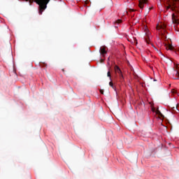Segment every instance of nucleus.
Masks as SVG:
<instances>
[{
	"instance_id": "b1692460",
	"label": "nucleus",
	"mask_w": 179,
	"mask_h": 179,
	"mask_svg": "<svg viewBox=\"0 0 179 179\" xmlns=\"http://www.w3.org/2000/svg\"><path fill=\"white\" fill-rule=\"evenodd\" d=\"M26 1H29V0H26Z\"/></svg>"
},
{
	"instance_id": "412c9836",
	"label": "nucleus",
	"mask_w": 179,
	"mask_h": 179,
	"mask_svg": "<svg viewBox=\"0 0 179 179\" xmlns=\"http://www.w3.org/2000/svg\"><path fill=\"white\" fill-rule=\"evenodd\" d=\"M145 34H148V31H145Z\"/></svg>"
},
{
	"instance_id": "f03ea898",
	"label": "nucleus",
	"mask_w": 179,
	"mask_h": 179,
	"mask_svg": "<svg viewBox=\"0 0 179 179\" xmlns=\"http://www.w3.org/2000/svg\"><path fill=\"white\" fill-rule=\"evenodd\" d=\"M99 52L102 57H105L106 54H107V47L106 46H101L99 50Z\"/></svg>"
},
{
	"instance_id": "4be33fe9",
	"label": "nucleus",
	"mask_w": 179,
	"mask_h": 179,
	"mask_svg": "<svg viewBox=\"0 0 179 179\" xmlns=\"http://www.w3.org/2000/svg\"><path fill=\"white\" fill-rule=\"evenodd\" d=\"M103 61H104L103 59H101V62H103Z\"/></svg>"
},
{
	"instance_id": "a211bd4d",
	"label": "nucleus",
	"mask_w": 179,
	"mask_h": 179,
	"mask_svg": "<svg viewBox=\"0 0 179 179\" xmlns=\"http://www.w3.org/2000/svg\"><path fill=\"white\" fill-rule=\"evenodd\" d=\"M134 43H136V44H138V41L136 40V38H134Z\"/></svg>"
},
{
	"instance_id": "f3484780",
	"label": "nucleus",
	"mask_w": 179,
	"mask_h": 179,
	"mask_svg": "<svg viewBox=\"0 0 179 179\" xmlns=\"http://www.w3.org/2000/svg\"><path fill=\"white\" fill-rule=\"evenodd\" d=\"M101 94H104V91L103 90H99Z\"/></svg>"
},
{
	"instance_id": "6ab92c4d",
	"label": "nucleus",
	"mask_w": 179,
	"mask_h": 179,
	"mask_svg": "<svg viewBox=\"0 0 179 179\" xmlns=\"http://www.w3.org/2000/svg\"><path fill=\"white\" fill-rule=\"evenodd\" d=\"M43 66H45L47 64H40L41 66H43Z\"/></svg>"
},
{
	"instance_id": "ddd939ff",
	"label": "nucleus",
	"mask_w": 179,
	"mask_h": 179,
	"mask_svg": "<svg viewBox=\"0 0 179 179\" xmlns=\"http://www.w3.org/2000/svg\"><path fill=\"white\" fill-rule=\"evenodd\" d=\"M107 76L110 78V80H111V73L110 71H108Z\"/></svg>"
},
{
	"instance_id": "423d86ee",
	"label": "nucleus",
	"mask_w": 179,
	"mask_h": 179,
	"mask_svg": "<svg viewBox=\"0 0 179 179\" xmlns=\"http://www.w3.org/2000/svg\"><path fill=\"white\" fill-rule=\"evenodd\" d=\"M115 69V73H118V75H120V73H122V71H121V69H120V66L115 65L114 67Z\"/></svg>"
},
{
	"instance_id": "9b49d317",
	"label": "nucleus",
	"mask_w": 179,
	"mask_h": 179,
	"mask_svg": "<svg viewBox=\"0 0 179 179\" xmlns=\"http://www.w3.org/2000/svg\"><path fill=\"white\" fill-rule=\"evenodd\" d=\"M119 78H120L121 82H122V80H124V76L122 75V73L119 74Z\"/></svg>"
},
{
	"instance_id": "6e6552de",
	"label": "nucleus",
	"mask_w": 179,
	"mask_h": 179,
	"mask_svg": "<svg viewBox=\"0 0 179 179\" xmlns=\"http://www.w3.org/2000/svg\"><path fill=\"white\" fill-rule=\"evenodd\" d=\"M160 29H162L163 30H164V29H166V24H163L161 25H157V30H160Z\"/></svg>"
},
{
	"instance_id": "1a4fd4ad",
	"label": "nucleus",
	"mask_w": 179,
	"mask_h": 179,
	"mask_svg": "<svg viewBox=\"0 0 179 179\" xmlns=\"http://www.w3.org/2000/svg\"><path fill=\"white\" fill-rule=\"evenodd\" d=\"M109 86H110L113 90H115V86H114V83H113L111 81L109 83Z\"/></svg>"
},
{
	"instance_id": "9d476101",
	"label": "nucleus",
	"mask_w": 179,
	"mask_h": 179,
	"mask_svg": "<svg viewBox=\"0 0 179 179\" xmlns=\"http://www.w3.org/2000/svg\"><path fill=\"white\" fill-rule=\"evenodd\" d=\"M156 114H157L158 115H159V117H163V114L162 113V112H160V110H156Z\"/></svg>"
},
{
	"instance_id": "f8f14e48",
	"label": "nucleus",
	"mask_w": 179,
	"mask_h": 179,
	"mask_svg": "<svg viewBox=\"0 0 179 179\" xmlns=\"http://www.w3.org/2000/svg\"><path fill=\"white\" fill-rule=\"evenodd\" d=\"M166 50H173V45H166Z\"/></svg>"
},
{
	"instance_id": "39448f33",
	"label": "nucleus",
	"mask_w": 179,
	"mask_h": 179,
	"mask_svg": "<svg viewBox=\"0 0 179 179\" xmlns=\"http://www.w3.org/2000/svg\"><path fill=\"white\" fill-rule=\"evenodd\" d=\"M175 69H176V78L175 79H179V64H176L175 66Z\"/></svg>"
},
{
	"instance_id": "dca6fc26",
	"label": "nucleus",
	"mask_w": 179,
	"mask_h": 179,
	"mask_svg": "<svg viewBox=\"0 0 179 179\" xmlns=\"http://www.w3.org/2000/svg\"><path fill=\"white\" fill-rule=\"evenodd\" d=\"M172 93H173V94H177V90H172Z\"/></svg>"
},
{
	"instance_id": "aec40b11",
	"label": "nucleus",
	"mask_w": 179,
	"mask_h": 179,
	"mask_svg": "<svg viewBox=\"0 0 179 179\" xmlns=\"http://www.w3.org/2000/svg\"><path fill=\"white\" fill-rule=\"evenodd\" d=\"M62 71H63V72H65V69H62Z\"/></svg>"
},
{
	"instance_id": "f257e3e1",
	"label": "nucleus",
	"mask_w": 179,
	"mask_h": 179,
	"mask_svg": "<svg viewBox=\"0 0 179 179\" xmlns=\"http://www.w3.org/2000/svg\"><path fill=\"white\" fill-rule=\"evenodd\" d=\"M36 2L39 5V15H43V10L47 8V3L50 0H36Z\"/></svg>"
},
{
	"instance_id": "2eb2a0df",
	"label": "nucleus",
	"mask_w": 179,
	"mask_h": 179,
	"mask_svg": "<svg viewBox=\"0 0 179 179\" xmlns=\"http://www.w3.org/2000/svg\"><path fill=\"white\" fill-rule=\"evenodd\" d=\"M145 41L147 43V44H149V41H150V39L149 38H145Z\"/></svg>"
},
{
	"instance_id": "5701e85b",
	"label": "nucleus",
	"mask_w": 179,
	"mask_h": 179,
	"mask_svg": "<svg viewBox=\"0 0 179 179\" xmlns=\"http://www.w3.org/2000/svg\"><path fill=\"white\" fill-rule=\"evenodd\" d=\"M108 61H110V57H109V58H108Z\"/></svg>"
},
{
	"instance_id": "0eeeda50",
	"label": "nucleus",
	"mask_w": 179,
	"mask_h": 179,
	"mask_svg": "<svg viewBox=\"0 0 179 179\" xmlns=\"http://www.w3.org/2000/svg\"><path fill=\"white\" fill-rule=\"evenodd\" d=\"M136 110H139V111H143L145 110V105H138L136 106Z\"/></svg>"
},
{
	"instance_id": "20e7f679",
	"label": "nucleus",
	"mask_w": 179,
	"mask_h": 179,
	"mask_svg": "<svg viewBox=\"0 0 179 179\" xmlns=\"http://www.w3.org/2000/svg\"><path fill=\"white\" fill-rule=\"evenodd\" d=\"M148 3V0H139V8H141V9H143V5H145V3Z\"/></svg>"
},
{
	"instance_id": "7ed1b4c3",
	"label": "nucleus",
	"mask_w": 179,
	"mask_h": 179,
	"mask_svg": "<svg viewBox=\"0 0 179 179\" xmlns=\"http://www.w3.org/2000/svg\"><path fill=\"white\" fill-rule=\"evenodd\" d=\"M171 112L173 113H178L179 106L178 105H175L174 106L171 107Z\"/></svg>"
},
{
	"instance_id": "4468645a",
	"label": "nucleus",
	"mask_w": 179,
	"mask_h": 179,
	"mask_svg": "<svg viewBox=\"0 0 179 179\" xmlns=\"http://www.w3.org/2000/svg\"><path fill=\"white\" fill-rule=\"evenodd\" d=\"M115 23H117V24H120V23H122V20H117L115 22Z\"/></svg>"
}]
</instances>
